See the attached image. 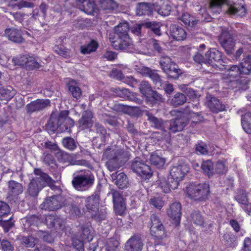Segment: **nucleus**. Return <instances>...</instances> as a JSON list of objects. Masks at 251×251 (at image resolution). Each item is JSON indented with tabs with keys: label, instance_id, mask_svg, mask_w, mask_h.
Instances as JSON below:
<instances>
[{
	"label": "nucleus",
	"instance_id": "4be33fe9",
	"mask_svg": "<svg viewBox=\"0 0 251 251\" xmlns=\"http://www.w3.org/2000/svg\"><path fill=\"white\" fill-rule=\"evenodd\" d=\"M85 210H88L90 213L96 211L99 208L100 196L97 194H93L91 196L85 197Z\"/></svg>",
	"mask_w": 251,
	"mask_h": 251
},
{
	"label": "nucleus",
	"instance_id": "2f4dec72",
	"mask_svg": "<svg viewBox=\"0 0 251 251\" xmlns=\"http://www.w3.org/2000/svg\"><path fill=\"white\" fill-rule=\"evenodd\" d=\"M60 119L61 112L58 116L51 115L48 124L46 125V128L53 132L56 131L58 128L60 129V126L63 125Z\"/></svg>",
	"mask_w": 251,
	"mask_h": 251
},
{
	"label": "nucleus",
	"instance_id": "864d4df0",
	"mask_svg": "<svg viewBox=\"0 0 251 251\" xmlns=\"http://www.w3.org/2000/svg\"><path fill=\"white\" fill-rule=\"evenodd\" d=\"M117 110L119 111H125L127 110L129 112H132L134 115H139L141 113V110L138 106H126L123 104H119L117 106Z\"/></svg>",
	"mask_w": 251,
	"mask_h": 251
},
{
	"label": "nucleus",
	"instance_id": "a211bd4d",
	"mask_svg": "<svg viewBox=\"0 0 251 251\" xmlns=\"http://www.w3.org/2000/svg\"><path fill=\"white\" fill-rule=\"evenodd\" d=\"M115 212L117 215H122L126 210L124 199L118 191L112 192Z\"/></svg>",
	"mask_w": 251,
	"mask_h": 251
},
{
	"label": "nucleus",
	"instance_id": "e433bc0d",
	"mask_svg": "<svg viewBox=\"0 0 251 251\" xmlns=\"http://www.w3.org/2000/svg\"><path fill=\"white\" fill-rule=\"evenodd\" d=\"M124 156H120L117 158L109 159L106 163V167L110 172L116 171L124 163L125 160L123 159Z\"/></svg>",
	"mask_w": 251,
	"mask_h": 251
},
{
	"label": "nucleus",
	"instance_id": "39448f33",
	"mask_svg": "<svg viewBox=\"0 0 251 251\" xmlns=\"http://www.w3.org/2000/svg\"><path fill=\"white\" fill-rule=\"evenodd\" d=\"M85 197L76 196L73 199L66 201V211L73 216L79 217L85 210Z\"/></svg>",
	"mask_w": 251,
	"mask_h": 251
},
{
	"label": "nucleus",
	"instance_id": "6e6552de",
	"mask_svg": "<svg viewBox=\"0 0 251 251\" xmlns=\"http://www.w3.org/2000/svg\"><path fill=\"white\" fill-rule=\"evenodd\" d=\"M66 200L61 195H55L48 197L41 205L42 209L49 211L56 210L63 206L66 207Z\"/></svg>",
	"mask_w": 251,
	"mask_h": 251
},
{
	"label": "nucleus",
	"instance_id": "c85d7f7f",
	"mask_svg": "<svg viewBox=\"0 0 251 251\" xmlns=\"http://www.w3.org/2000/svg\"><path fill=\"white\" fill-rule=\"evenodd\" d=\"M8 194L12 197H16L22 194L24 191L23 185L14 180L8 182Z\"/></svg>",
	"mask_w": 251,
	"mask_h": 251
},
{
	"label": "nucleus",
	"instance_id": "603ef678",
	"mask_svg": "<svg viewBox=\"0 0 251 251\" xmlns=\"http://www.w3.org/2000/svg\"><path fill=\"white\" fill-rule=\"evenodd\" d=\"M112 91L117 97L125 100H127L131 92L127 89L120 87L113 88Z\"/></svg>",
	"mask_w": 251,
	"mask_h": 251
},
{
	"label": "nucleus",
	"instance_id": "bf43d9fd",
	"mask_svg": "<svg viewBox=\"0 0 251 251\" xmlns=\"http://www.w3.org/2000/svg\"><path fill=\"white\" fill-rule=\"evenodd\" d=\"M144 26L146 28H150L154 34L157 36H160L161 33L160 31V25L159 23L155 22H147L144 24Z\"/></svg>",
	"mask_w": 251,
	"mask_h": 251
},
{
	"label": "nucleus",
	"instance_id": "2eb2a0df",
	"mask_svg": "<svg viewBox=\"0 0 251 251\" xmlns=\"http://www.w3.org/2000/svg\"><path fill=\"white\" fill-rule=\"evenodd\" d=\"M143 240L140 234H135L131 237L125 244L127 251H141L143 248Z\"/></svg>",
	"mask_w": 251,
	"mask_h": 251
},
{
	"label": "nucleus",
	"instance_id": "8fccbe9b",
	"mask_svg": "<svg viewBox=\"0 0 251 251\" xmlns=\"http://www.w3.org/2000/svg\"><path fill=\"white\" fill-rule=\"evenodd\" d=\"M82 233L81 234V237L84 240L90 242L93 239V234L91 230L90 226L87 224L81 226Z\"/></svg>",
	"mask_w": 251,
	"mask_h": 251
},
{
	"label": "nucleus",
	"instance_id": "f8f14e48",
	"mask_svg": "<svg viewBox=\"0 0 251 251\" xmlns=\"http://www.w3.org/2000/svg\"><path fill=\"white\" fill-rule=\"evenodd\" d=\"M219 41L227 54H230L232 53L235 45V41L233 36L227 32H222L219 36Z\"/></svg>",
	"mask_w": 251,
	"mask_h": 251
},
{
	"label": "nucleus",
	"instance_id": "a19ab883",
	"mask_svg": "<svg viewBox=\"0 0 251 251\" xmlns=\"http://www.w3.org/2000/svg\"><path fill=\"white\" fill-rule=\"evenodd\" d=\"M238 67H240L241 75L250 74L251 72V56L248 55Z\"/></svg>",
	"mask_w": 251,
	"mask_h": 251
},
{
	"label": "nucleus",
	"instance_id": "774afa93",
	"mask_svg": "<svg viewBox=\"0 0 251 251\" xmlns=\"http://www.w3.org/2000/svg\"><path fill=\"white\" fill-rule=\"evenodd\" d=\"M40 63L37 61L35 58L32 56H29L26 68L29 70H33L39 69L41 66Z\"/></svg>",
	"mask_w": 251,
	"mask_h": 251
},
{
	"label": "nucleus",
	"instance_id": "7ed1b4c3",
	"mask_svg": "<svg viewBox=\"0 0 251 251\" xmlns=\"http://www.w3.org/2000/svg\"><path fill=\"white\" fill-rule=\"evenodd\" d=\"M187 118L184 113L177 115L176 117L170 120H166L165 124L164 135L161 139H167L171 133H176L182 131L187 125Z\"/></svg>",
	"mask_w": 251,
	"mask_h": 251
},
{
	"label": "nucleus",
	"instance_id": "c756f323",
	"mask_svg": "<svg viewBox=\"0 0 251 251\" xmlns=\"http://www.w3.org/2000/svg\"><path fill=\"white\" fill-rule=\"evenodd\" d=\"M112 178L114 181L115 184L120 188L124 189L127 187L128 181L126 175L120 173L117 174V172L113 173L112 175Z\"/></svg>",
	"mask_w": 251,
	"mask_h": 251
},
{
	"label": "nucleus",
	"instance_id": "6ab92c4d",
	"mask_svg": "<svg viewBox=\"0 0 251 251\" xmlns=\"http://www.w3.org/2000/svg\"><path fill=\"white\" fill-rule=\"evenodd\" d=\"M113 46L116 50H121L129 52L132 49V43L129 36L117 38V40L113 42Z\"/></svg>",
	"mask_w": 251,
	"mask_h": 251
},
{
	"label": "nucleus",
	"instance_id": "69168bd1",
	"mask_svg": "<svg viewBox=\"0 0 251 251\" xmlns=\"http://www.w3.org/2000/svg\"><path fill=\"white\" fill-rule=\"evenodd\" d=\"M100 4L104 10H113L117 7L116 2L113 0H101Z\"/></svg>",
	"mask_w": 251,
	"mask_h": 251
},
{
	"label": "nucleus",
	"instance_id": "4468645a",
	"mask_svg": "<svg viewBox=\"0 0 251 251\" xmlns=\"http://www.w3.org/2000/svg\"><path fill=\"white\" fill-rule=\"evenodd\" d=\"M76 3L78 8L87 14L97 13L98 9L94 0H77Z\"/></svg>",
	"mask_w": 251,
	"mask_h": 251
},
{
	"label": "nucleus",
	"instance_id": "b1692460",
	"mask_svg": "<svg viewBox=\"0 0 251 251\" xmlns=\"http://www.w3.org/2000/svg\"><path fill=\"white\" fill-rule=\"evenodd\" d=\"M170 34L174 39L177 41H183L186 37V32L185 30L176 24L170 25Z\"/></svg>",
	"mask_w": 251,
	"mask_h": 251
},
{
	"label": "nucleus",
	"instance_id": "c03bdc74",
	"mask_svg": "<svg viewBox=\"0 0 251 251\" xmlns=\"http://www.w3.org/2000/svg\"><path fill=\"white\" fill-rule=\"evenodd\" d=\"M186 100V97L184 94L178 92L171 99L170 103L172 105L177 107L183 104Z\"/></svg>",
	"mask_w": 251,
	"mask_h": 251
},
{
	"label": "nucleus",
	"instance_id": "cd10ccee",
	"mask_svg": "<svg viewBox=\"0 0 251 251\" xmlns=\"http://www.w3.org/2000/svg\"><path fill=\"white\" fill-rule=\"evenodd\" d=\"M207 105L213 113H218L226 110V105L215 97H212L208 100Z\"/></svg>",
	"mask_w": 251,
	"mask_h": 251
},
{
	"label": "nucleus",
	"instance_id": "bb28decb",
	"mask_svg": "<svg viewBox=\"0 0 251 251\" xmlns=\"http://www.w3.org/2000/svg\"><path fill=\"white\" fill-rule=\"evenodd\" d=\"M158 187L160 188L163 192L165 193H169L171 189H176L177 188L176 181L167 180L165 178H160L157 181Z\"/></svg>",
	"mask_w": 251,
	"mask_h": 251
},
{
	"label": "nucleus",
	"instance_id": "052dcab7",
	"mask_svg": "<svg viewBox=\"0 0 251 251\" xmlns=\"http://www.w3.org/2000/svg\"><path fill=\"white\" fill-rule=\"evenodd\" d=\"M181 21L186 25L191 27H193L197 23V21L194 18L191 16L189 14L187 13L182 14Z\"/></svg>",
	"mask_w": 251,
	"mask_h": 251
},
{
	"label": "nucleus",
	"instance_id": "f03ea898",
	"mask_svg": "<svg viewBox=\"0 0 251 251\" xmlns=\"http://www.w3.org/2000/svg\"><path fill=\"white\" fill-rule=\"evenodd\" d=\"M95 181L93 174L89 170L80 171L73 175L72 184L77 191H85L92 187Z\"/></svg>",
	"mask_w": 251,
	"mask_h": 251
},
{
	"label": "nucleus",
	"instance_id": "aec40b11",
	"mask_svg": "<svg viewBox=\"0 0 251 251\" xmlns=\"http://www.w3.org/2000/svg\"><path fill=\"white\" fill-rule=\"evenodd\" d=\"M146 116L147 117V120L151 126L155 129L160 130L163 132V135H164L166 121H163L161 118H157L149 111H146Z\"/></svg>",
	"mask_w": 251,
	"mask_h": 251
},
{
	"label": "nucleus",
	"instance_id": "680f3d73",
	"mask_svg": "<svg viewBox=\"0 0 251 251\" xmlns=\"http://www.w3.org/2000/svg\"><path fill=\"white\" fill-rule=\"evenodd\" d=\"M22 244L27 248H33L36 244V239L32 236H24L21 239Z\"/></svg>",
	"mask_w": 251,
	"mask_h": 251
},
{
	"label": "nucleus",
	"instance_id": "5701e85b",
	"mask_svg": "<svg viewBox=\"0 0 251 251\" xmlns=\"http://www.w3.org/2000/svg\"><path fill=\"white\" fill-rule=\"evenodd\" d=\"M45 222L49 228L60 229L62 227L63 220L57 215L50 214L45 216Z\"/></svg>",
	"mask_w": 251,
	"mask_h": 251
},
{
	"label": "nucleus",
	"instance_id": "dca6fc26",
	"mask_svg": "<svg viewBox=\"0 0 251 251\" xmlns=\"http://www.w3.org/2000/svg\"><path fill=\"white\" fill-rule=\"evenodd\" d=\"M242 0H237L236 1H232L231 3L228 2L226 4V11L230 15H237L240 17L245 16L246 14V9L243 4L237 2Z\"/></svg>",
	"mask_w": 251,
	"mask_h": 251
},
{
	"label": "nucleus",
	"instance_id": "c9c22d12",
	"mask_svg": "<svg viewBox=\"0 0 251 251\" xmlns=\"http://www.w3.org/2000/svg\"><path fill=\"white\" fill-rule=\"evenodd\" d=\"M16 91L11 86L0 87V100H9L16 94Z\"/></svg>",
	"mask_w": 251,
	"mask_h": 251
},
{
	"label": "nucleus",
	"instance_id": "a878e982",
	"mask_svg": "<svg viewBox=\"0 0 251 251\" xmlns=\"http://www.w3.org/2000/svg\"><path fill=\"white\" fill-rule=\"evenodd\" d=\"M155 4L151 3H138L136 7V14L139 16L150 15L152 14Z\"/></svg>",
	"mask_w": 251,
	"mask_h": 251
},
{
	"label": "nucleus",
	"instance_id": "f257e3e1",
	"mask_svg": "<svg viewBox=\"0 0 251 251\" xmlns=\"http://www.w3.org/2000/svg\"><path fill=\"white\" fill-rule=\"evenodd\" d=\"M34 173L36 176L33 178L28 185L27 193L32 197L38 196L41 191L46 186L51 189L55 187V180L52 179L47 174L44 173L40 169H35Z\"/></svg>",
	"mask_w": 251,
	"mask_h": 251
},
{
	"label": "nucleus",
	"instance_id": "09e8293b",
	"mask_svg": "<svg viewBox=\"0 0 251 251\" xmlns=\"http://www.w3.org/2000/svg\"><path fill=\"white\" fill-rule=\"evenodd\" d=\"M204 174L209 177L211 176L214 174L213 164L209 160L203 161L201 166Z\"/></svg>",
	"mask_w": 251,
	"mask_h": 251
},
{
	"label": "nucleus",
	"instance_id": "393cba45",
	"mask_svg": "<svg viewBox=\"0 0 251 251\" xmlns=\"http://www.w3.org/2000/svg\"><path fill=\"white\" fill-rule=\"evenodd\" d=\"M93 115L91 111L86 110L84 111L82 113L81 118L78 121L79 127L81 129L91 127L93 125Z\"/></svg>",
	"mask_w": 251,
	"mask_h": 251
},
{
	"label": "nucleus",
	"instance_id": "4c0bfd02",
	"mask_svg": "<svg viewBox=\"0 0 251 251\" xmlns=\"http://www.w3.org/2000/svg\"><path fill=\"white\" fill-rule=\"evenodd\" d=\"M68 90L71 93L73 97L76 100L80 98L82 93L80 88L77 86L75 81L74 80H70L67 84Z\"/></svg>",
	"mask_w": 251,
	"mask_h": 251
},
{
	"label": "nucleus",
	"instance_id": "5fc2aeb1",
	"mask_svg": "<svg viewBox=\"0 0 251 251\" xmlns=\"http://www.w3.org/2000/svg\"><path fill=\"white\" fill-rule=\"evenodd\" d=\"M43 162L50 167V169L55 170L57 168L53 156L50 154H44Z\"/></svg>",
	"mask_w": 251,
	"mask_h": 251
},
{
	"label": "nucleus",
	"instance_id": "49530a36",
	"mask_svg": "<svg viewBox=\"0 0 251 251\" xmlns=\"http://www.w3.org/2000/svg\"><path fill=\"white\" fill-rule=\"evenodd\" d=\"M42 220L40 217L35 215L27 216L24 224L25 227V228H27L32 226H37L42 223Z\"/></svg>",
	"mask_w": 251,
	"mask_h": 251
},
{
	"label": "nucleus",
	"instance_id": "72a5a7b5",
	"mask_svg": "<svg viewBox=\"0 0 251 251\" xmlns=\"http://www.w3.org/2000/svg\"><path fill=\"white\" fill-rule=\"evenodd\" d=\"M129 24L127 22L124 21L120 23L114 28L115 34L117 38L129 36Z\"/></svg>",
	"mask_w": 251,
	"mask_h": 251
},
{
	"label": "nucleus",
	"instance_id": "1a4fd4ad",
	"mask_svg": "<svg viewBox=\"0 0 251 251\" xmlns=\"http://www.w3.org/2000/svg\"><path fill=\"white\" fill-rule=\"evenodd\" d=\"M150 220V233L151 236L158 239L165 237L164 227L159 217L155 214H152Z\"/></svg>",
	"mask_w": 251,
	"mask_h": 251
},
{
	"label": "nucleus",
	"instance_id": "58836bf2",
	"mask_svg": "<svg viewBox=\"0 0 251 251\" xmlns=\"http://www.w3.org/2000/svg\"><path fill=\"white\" fill-rule=\"evenodd\" d=\"M168 68V70H164V72L167 74L169 78L176 79L182 74V70L178 68L177 65L175 63L170 66H169Z\"/></svg>",
	"mask_w": 251,
	"mask_h": 251
},
{
	"label": "nucleus",
	"instance_id": "0eeeda50",
	"mask_svg": "<svg viewBox=\"0 0 251 251\" xmlns=\"http://www.w3.org/2000/svg\"><path fill=\"white\" fill-rule=\"evenodd\" d=\"M130 166L132 170L143 179H149L152 176L151 167L139 157H136L132 161Z\"/></svg>",
	"mask_w": 251,
	"mask_h": 251
},
{
	"label": "nucleus",
	"instance_id": "ddd939ff",
	"mask_svg": "<svg viewBox=\"0 0 251 251\" xmlns=\"http://www.w3.org/2000/svg\"><path fill=\"white\" fill-rule=\"evenodd\" d=\"M49 99H37L31 101L26 105L27 113L31 114L35 112L42 111L50 105Z\"/></svg>",
	"mask_w": 251,
	"mask_h": 251
},
{
	"label": "nucleus",
	"instance_id": "423d86ee",
	"mask_svg": "<svg viewBox=\"0 0 251 251\" xmlns=\"http://www.w3.org/2000/svg\"><path fill=\"white\" fill-rule=\"evenodd\" d=\"M225 69L227 70V75L230 79V84L233 88H237L236 90L241 91L246 89L247 81L242 80L241 78L234 79L239 75H241L240 72V67L237 65H232L229 68L225 67Z\"/></svg>",
	"mask_w": 251,
	"mask_h": 251
},
{
	"label": "nucleus",
	"instance_id": "e2e57ef3",
	"mask_svg": "<svg viewBox=\"0 0 251 251\" xmlns=\"http://www.w3.org/2000/svg\"><path fill=\"white\" fill-rule=\"evenodd\" d=\"M174 63V62L172 61L171 58L168 56H161L159 60V64L163 71L164 70H168L169 66H170Z\"/></svg>",
	"mask_w": 251,
	"mask_h": 251
},
{
	"label": "nucleus",
	"instance_id": "6e6d98bb",
	"mask_svg": "<svg viewBox=\"0 0 251 251\" xmlns=\"http://www.w3.org/2000/svg\"><path fill=\"white\" fill-rule=\"evenodd\" d=\"M139 89L140 93L144 96L150 95V93L153 91L150 84L146 81H143L140 83Z\"/></svg>",
	"mask_w": 251,
	"mask_h": 251
},
{
	"label": "nucleus",
	"instance_id": "f704fd0d",
	"mask_svg": "<svg viewBox=\"0 0 251 251\" xmlns=\"http://www.w3.org/2000/svg\"><path fill=\"white\" fill-rule=\"evenodd\" d=\"M124 151L122 149H116L113 148H107L103 154V158L108 160L124 156Z\"/></svg>",
	"mask_w": 251,
	"mask_h": 251
},
{
	"label": "nucleus",
	"instance_id": "79ce46f5",
	"mask_svg": "<svg viewBox=\"0 0 251 251\" xmlns=\"http://www.w3.org/2000/svg\"><path fill=\"white\" fill-rule=\"evenodd\" d=\"M241 124L244 130L249 134H251V113H246L242 115Z\"/></svg>",
	"mask_w": 251,
	"mask_h": 251
},
{
	"label": "nucleus",
	"instance_id": "4d7b16f0",
	"mask_svg": "<svg viewBox=\"0 0 251 251\" xmlns=\"http://www.w3.org/2000/svg\"><path fill=\"white\" fill-rule=\"evenodd\" d=\"M195 151L199 155H206L208 152V147L204 142H199L195 145Z\"/></svg>",
	"mask_w": 251,
	"mask_h": 251
},
{
	"label": "nucleus",
	"instance_id": "f3484780",
	"mask_svg": "<svg viewBox=\"0 0 251 251\" xmlns=\"http://www.w3.org/2000/svg\"><path fill=\"white\" fill-rule=\"evenodd\" d=\"M4 36L10 41L20 44L23 42L22 31L15 27L6 28L4 30Z\"/></svg>",
	"mask_w": 251,
	"mask_h": 251
},
{
	"label": "nucleus",
	"instance_id": "9b49d317",
	"mask_svg": "<svg viewBox=\"0 0 251 251\" xmlns=\"http://www.w3.org/2000/svg\"><path fill=\"white\" fill-rule=\"evenodd\" d=\"M189 171L187 165L181 164L173 166L170 171V176L168 177L170 181H176L178 186L179 182L184 177L185 175Z\"/></svg>",
	"mask_w": 251,
	"mask_h": 251
},
{
	"label": "nucleus",
	"instance_id": "13d9d810",
	"mask_svg": "<svg viewBox=\"0 0 251 251\" xmlns=\"http://www.w3.org/2000/svg\"><path fill=\"white\" fill-rule=\"evenodd\" d=\"M0 249L1 251H14V245L7 239H0Z\"/></svg>",
	"mask_w": 251,
	"mask_h": 251
},
{
	"label": "nucleus",
	"instance_id": "7c9ffc66",
	"mask_svg": "<svg viewBox=\"0 0 251 251\" xmlns=\"http://www.w3.org/2000/svg\"><path fill=\"white\" fill-rule=\"evenodd\" d=\"M68 112L67 111H63L61 112V123H63L62 126H60V130L61 131L69 132L71 127L74 126V121L68 117Z\"/></svg>",
	"mask_w": 251,
	"mask_h": 251
},
{
	"label": "nucleus",
	"instance_id": "473e14b6",
	"mask_svg": "<svg viewBox=\"0 0 251 251\" xmlns=\"http://www.w3.org/2000/svg\"><path fill=\"white\" fill-rule=\"evenodd\" d=\"M181 205L178 202H174L170 206L169 209L167 210L168 216L171 218L176 220L179 221L181 213Z\"/></svg>",
	"mask_w": 251,
	"mask_h": 251
},
{
	"label": "nucleus",
	"instance_id": "de8ad7c7",
	"mask_svg": "<svg viewBox=\"0 0 251 251\" xmlns=\"http://www.w3.org/2000/svg\"><path fill=\"white\" fill-rule=\"evenodd\" d=\"M154 10L163 16H168L171 11V6L168 2L164 3L161 6L155 4Z\"/></svg>",
	"mask_w": 251,
	"mask_h": 251
},
{
	"label": "nucleus",
	"instance_id": "0e129e2a",
	"mask_svg": "<svg viewBox=\"0 0 251 251\" xmlns=\"http://www.w3.org/2000/svg\"><path fill=\"white\" fill-rule=\"evenodd\" d=\"M28 57L25 55H20L14 57L12 59V62L16 65L23 66L26 68Z\"/></svg>",
	"mask_w": 251,
	"mask_h": 251
},
{
	"label": "nucleus",
	"instance_id": "a18cd8bd",
	"mask_svg": "<svg viewBox=\"0 0 251 251\" xmlns=\"http://www.w3.org/2000/svg\"><path fill=\"white\" fill-rule=\"evenodd\" d=\"M98 47V43L95 40H92L87 45L81 46L80 52L83 54H90L91 52L96 51Z\"/></svg>",
	"mask_w": 251,
	"mask_h": 251
},
{
	"label": "nucleus",
	"instance_id": "20e7f679",
	"mask_svg": "<svg viewBox=\"0 0 251 251\" xmlns=\"http://www.w3.org/2000/svg\"><path fill=\"white\" fill-rule=\"evenodd\" d=\"M209 192V184L207 183L197 185L191 184L186 188L187 195L194 201H205L207 199Z\"/></svg>",
	"mask_w": 251,
	"mask_h": 251
},
{
	"label": "nucleus",
	"instance_id": "ea45409f",
	"mask_svg": "<svg viewBox=\"0 0 251 251\" xmlns=\"http://www.w3.org/2000/svg\"><path fill=\"white\" fill-rule=\"evenodd\" d=\"M145 101L147 104L151 106L159 103L162 100V96L156 91H152L150 95L145 96Z\"/></svg>",
	"mask_w": 251,
	"mask_h": 251
},
{
	"label": "nucleus",
	"instance_id": "3c124183",
	"mask_svg": "<svg viewBox=\"0 0 251 251\" xmlns=\"http://www.w3.org/2000/svg\"><path fill=\"white\" fill-rule=\"evenodd\" d=\"M191 219L194 224L200 226H203L204 224V219L199 211H194L191 214Z\"/></svg>",
	"mask_w": 251,
	"mask_h": 251
},
{
	"label": "nucleus",
	"instance_id": "338daca9",
	"mask_svg": "<svg viewBox=\"0 0 251 251\" xmlns=\"http://www.w3.org/2000/svg\"><path fill=\"white\" fill-rule=\"evenodd\" d=\"M64 146L70 150H74L76 147V144L74 139L71 137L64 138L62 140Z\"/></svg>",
	"mask_w": 251,
	"mask_h": 251
},
{
	"label": "nucleus",
	"instance_id": "37998d69",
	"mask_svg": "<svg viewBox=\"0 0 251 251\" xmlns=\"http://www.w3.org/2000/svg\"><path fill=\"white\" fill-rule=\"evenodd\" d=\"M150 161L152 165L158 168H161L164 166L166 160L165 158L154 152L151 155Z\"/></svg>",
	"mask_w": 251,
	"mask_h": 251
},
{
	"label": "nucleus",
	"instance_id": "9d476101",
	"mask_svg": "<svg viewBox=\"0 0 251 251\" xmlns=\"http://www.w3.org/2000/svg\"><path fill=\"white\" fill-rule=\"evenodd\" d=\"M241 24H236L227 28L223 27L222 32H227L228 34H230L232 36H237L238 35L239 36H244L245 38L244 39H247V40L244 41L243 40H242L241 43L242 44H247L249 42L248 41H251V38L249 37L250 33L249 31L243 28Z\"/></svg>",
	"mask_w": 251,
	"mask_h": 251
},
{
	"label": "nucleus",
	"instance_id": "412c9836",
	"mask_svg": "<svg viewBox=\"0 0 251 251\" xmlns=\"http://www.w3.org/2000/svg\"><path fill=\"white\" fill-rule=\"evenodd\" d=\"M205 57L207 59V64L215 69L218 68V66L215 63H213L212 60L216 62L223 61L222 53L214 48L211 49L206 52Z\"/></svg>",
	"mask_w": 251,
	"mask_h": 251
}]
</instances>
